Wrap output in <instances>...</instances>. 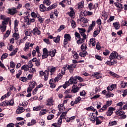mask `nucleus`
Instances as JSON below:
<instances>
[{"mask_svg": "<svg viewBox=\"0 0 127 127\" xmlns=\"http://www.w3.org/2000/svg\"><path fill=\"white\" fill-rule=\"evenodd\" d=\"M35 64L37 66V67H39V66H40V59H38L35 62Z\"/></svg>", "mask_w": 127, "mask_h": 127, "instance_id": "nucleus-47", "label": "nucleus"}, {"mask_svg": "<svg viewBox=\"0 0 127 127\" xmlns=\"http://www.w3.org/2000/svg\"><path fill=\"white\" fill-rule=\"evenodd\" d=\"M8 56V54H3L1 57V60H2L3 59H5L7 58V57Z\"/></svg>", "mask_w": 127, "mask_h": 127, "instance_id": "nucleus-44", "label": "nucleus"}, {"mask_svg": "<svg viewBox=\"0 0 127 127\" xmlns=\"http://www.w3.org/2000/svg\"><path fill=\"white\" fill-rule=\"evenodd\" d=\"M49 68H48V70H46L45 72H43V71H40V75L41 77H42L44 75V80L45 81H47L48 80V76L49 75Z\"/></svg>", "mask_w": 127, "mask_h": 127, "instance_id": "nucleus-2", "label": "nucleus"}, {"mask_svg": "<svg viewBox=\"0 0 127 127\" xmlns=\"http://www.w3.org/2000/svg\"><path fill=\"white\" fill-rule=\"evenodd\" d=\"M109 108V105L106 104L103 106V107L99 110V112H104V111H106V109Z\"/></svg>", "mask_w": 127, "mask_h": 127, "instance_id": "nucleus-26", "label": "nucleus"}, {"mask_svg": "<svg viewBox=\"0 0 127 127\" xmlns=\"http://www.w3.org/2000/svg\"><path fill=\"white\" fill-rule=\"evenodd\" d=\"M10 65L11 68H14V67H15V63H14L13 62H11L10 63Z\"/></svg>", "mask_w": 127, "mask_h": 127, "instance_id": "nucleus-58", "label": "nucleus"}, {"mask_svg": "<svg viewBox=\"0 0 127 127\" xmlns=\"http://www.w3.org/2000/svg\"><path fill=\"white\" fill-rule=\"evenodd\" d=\"M109 58L110 59H116V58H118V59H122V58L118 57V53H116L115 52H113L111 54Z\"/></svg>", "mask_w": 127, "mask_h": 127, "instance_id": "nucleus-4", "label": "nucleus"}, {"mask_svg": "<svg viewBox=\"0 0 127 127\" xmlns=\"http://www.w3.org/2000/svg\"><path fill=\"white\" fill-rule=\"evenodd\" d=\"M80 95L82 97H85L86 96V91L83 90L82 92H80Z\"/></svg>", "mask_w": 127, "mask_h": 127, "instance_id": "nucleus-56", "label": "nucleus"}, {"mask_svg": "<svg viewBox=\"0 0 127 127\" xmlns=\"http://www.w3.org/2000/svg\"><path fill=\"white\" fill-rule=\"evenodd\" d=\"M49 55V53H43L42 57L43 59H45V58H47V57H48Z\"/></svg>", "mask_w": 127, "mask_h": 127, "instance_id": "nucleus-43", "label": "nucleus"}, {"mask_svg": "<svg viewBox=\"0 0 127 127\" xmlns=\"http://www.w3.org/2000/svg\"><path fill=\"white\" fill-rule=\"evenodd\" d=\"M66 1L67 2V3L68 4H70L71 3V1L70 0H63L62 2H60V5H62V6L63 7H65V4H64V3L66 2Z\"/></svg>", "mask_w": 127, "mask_h": 127, "instance_id": "nucleus-10", "label": "nucleus"}, {"mask_svg": "<svg viewBox=\"0 0 127 127\" xmlns=\"http://www.w3.org/2000/svg\"><path fill=\"white\" fill-rule=\"evenodd\" d=\"M116 115H117L118 116H122V115H124V114H125V112H123V111H117L116 112Z\"/></svg>", "mask_w": 127, "mask_h": 127, "instance_id": "nucleus-48", "label": "nucleus"}, {"mask_svg": "<svg viewBox=\"0 0 127 127\" xmlns=\"http://www.w3.org/2000/svg\"><path fill=\"white\" fill-rule=\"evenodd\" d=\"M74 35L75 36V39L77 40V41H78V40H82V38H81V36L79 33L75 32Z\"/></svg>", "mask_w": 127, "mask_h": 127, "instance_id": "nucleus-15", "label": "nucleus"}, {"mask_svg": "<svg viewBox=\"0 0 127 127\" xmlns=\"http://www.w3.org/2000/svg\"><path fill=\"white\" fill-rule=\"evenodd\" d=\"M88 55V53L85 50L83 51L82 52H80L79 53V55L80 56H81V57H85V56H86V55Z\"/></svg>", "mask_w": 127, "mask_h": 127, "instance_id": "nucleus-21", "label": "nucleus"}, {"mask_svg": "<svg viewBox=\"0 0 127 127\" xmlns=\"http://www.w3.org/2000/svg\"><path fill=\"white\" fill-rule=\"evenodd\" d=\"M81 49L82 50V51H86V50L87 49V46L85 44H83L81 46Z\"/></svg>", "mask_w": 127, "mask_h": 127, "instance_id": "nucleus-38", "label": "nucleus"}, {"mask_svg": "<svg viewBox=\"0 0 127 127\" xmlns=\"http://www.w3.org/2000/svg\"><path fill=\"white\" fill-rule=\"evenodd\" d=\"M8 21H9V18H6V19L3 20L2 21V25L4 26V25H6L8 23Z\"/></svg>", "mask_w": 127, "mask_h": 127, "instance_id": "nucleus-16", "label": "nucleus"}, {"mask_svg": "<svg viewBox=\"0 0 127 127\" xmlns=\"http://www.w3.org/2000/svg\"><path fill=\"white\" fill-rule=\"evenodd\" d=\"M3 5V2L2 1L0 2V11H2L3 10V7L2 5Z\"/></svg>", "mask_w": 127, "mask_h": 127, "instance_id": "nucleus-52", "label": "nucleus"}, {"mask_svg": "<svg viewBox=\"0 0 127 127\" xmlns=\"http://www.w3.org/2000/svg\"><path fill=\"white\" fill-rule=\"evenodd\" d=\"M33 33L34 35H35V34L39 35V34L41 33V32L39 30H38L37 27H36L33 30Z\"/></svg>", "mask_w": 127, "mask_h": 127, "instance_id": "nucleus-13", "label": "nucleus"}, {"mask_svg": "<svg viewBox=\"0 0 127 127\" xmlns=\"http://www.w3.org/2000/svg\"><path fill=\"white\" fill-rule=\"evenodd\" d=\"M26 18H27V19L28 20L27 24H30L31 22H35V19L34 18L31 19V18H29L28 17H26Z\"/></svg>", "mask_w": 127, "mask_h": 127, "instance_id": "nucleus-18", "label": "nucleus"}, {"mask_svg": "<svg viewBox=\"0 0 127 127\" xmlns=\"http://www.w3.org/2000/svg\"><path fill=\"white\" fill-rule=\"evenodd\" d=\"M17 50H18V49L16 48L13 52H12L10 54L9 56H13V55H15V54L17 52Z\"/></svg>", "mask_w": 127, "mask_h": 127, "instance_id": "nucleus-35", "label": "nucleus"}, {"mask_svg": "<svg viewBox=\"0 0 127 127\" xmlns=\"http://www.w3.org/2000/svg\"><path fill=\"white\" fill-rule=\"evenodd\" d=\"M80 101H81V97H78L76 99H75V104H78Z\"/></svg>", "mask_w": 127, "mask_h": 127, "instance_id": "nucleus-63", "label": "nucleus"}, {"mask_svg": "<svg viewBox=\"0 0 127 127\" xmlns=\"http://www.w3.org/2000/svg\"><path fill=\"white\" fill-rule=\"evenodd\" d=\"M54 118V115H50L47 117V120L49 121L50 120H52Z\"/></svg>", "mask_w": 127, "mask_h": 127, "instance_id": "nucleus-54", "label": "nucleus"}, {"mask_svg": "<svg viewBox=\"0 0 127 127\" xmlns=\"http://www.w3.org/2000/svg\"><path fill=\"white\" fill-rule=\"evenodd\" d=\"M77 7L78 9L83 8L84 7V1H81L77 4Z\"/></svg>", "mask_w": 127, "mask_h": 127, "instance_id": "nucleus-22", "label": "nucleus"}, {"mask_svg": "<svg viewBox=\"0 0 127 127\" xmlns=\"http://www.w3.org/2000/svg\"><path fill=\"white\" fill-rule=\"evenodd\" d=\"M21 70H24L25 71H28V70H29V66H28V65H25L24 64V65H23L22 67H21Z\"/></svg>", "mask_w": 127, "mask_h": 127, "instance_id": "nucleus-19", "label": "nucleus"}, {"mask_svg": "<svg viewBox=\"0 0 127 127\" xmlns=\"http://www.w3.org/2000/svg\"><path fill=\"white\" fill-rule=\"evenodd\" d=\"M113 25H114L116 29L118 30L120 28V24H119V22H114L113 23Z\"/></svg>", "mask_w": 127, "mask_h": 127, "instance_id": "nucleus-30", "label": "nucleus"}, {"mask_svg": "<svg viewBox=\"0 0 127 127\" xmlns=\"http://www.w3.org/2000/svg\"><path fill=\"white\" fill-rule=\"evenodd\" d=\"M27 80V78L25 77H21V78H20V80L22 81V82H26Z\"/></svg>", "mask_w": 127, "mask_h": 127, "instance_id": "nucleus-57", "label": "nucleus"}, {"mask_svg": "<svg viewBox=\"0 0 127 127\" xmlns=\"http://www.w3.org/2000/svg\"><path fill=\"white\" fill-rule=\"evenodd\" d=\"M56 53V50L54 49L49 52V55L51 57H54L55 54Z\"/></svg>", "mask_w": 127, "mask_h": 127, "instance_id": "nucleus-11", "label": "nucleus"}, {"mask_svg": "<svg viewBox=\"0 0 127 127\" xmlns=\"http://www.w3.org/2000/svg\"><path fill=\"white\" fill-rule=\"evenodd\" d=\"M95 24H96V22L95 21H93L92 24H90V25L88 27V29L87 30V33H89L90 31H92V30H93V27L95 26Z\"/></svg>", "mask_w": 127, "mask_h": 127, "instance_id": "nucleus-8", "label": "nucleus"}, {"mask_svg": "<svg viewBox=\"0 0 127 127\" xmlns=\"http://www.w3.org/2000/svg\"><path fill=\"white\" fill-rule=\"evenodd\" d=\"M64 38L68 39L69 41L71 40V36L69 34H66L64 35Z\"/></svg>", "mask_w": 127, "mask_h": 127, "instance_id": "nucleus-42", "label": "nucleus"}, {"mask_svg": "<svg viewBox=\"0 0 127 127\" xmlns=\"http://www.w3.org/2000/svg\"><path fill=\"white\" fill-rule=\"evenodd\" d=\"M25 34L27 36H30V34H31V30L29 29H27L25 31Z\"/></svg>", "mask_w": 127, "mask_h": 127, "instance_id": "nucleus-32", "label": "nucleus"}, {"mask_svg": "<svg viewBox=\"0 0 127 127\" xmlns=\"http://www.w3.org/2000/svg\"><path fill=\"white\" fill-rule=\"evenodd\" d=\"M64 28H65V26L64 25L60 26V28L58 30V32H60V31L63 29H64Z\"/></svg>", "mask_w": 127, "mask_h": 127, "instance_id": "nucleus-50", "label": "nucleus"}, {"mask_svg": "<svg viewBox=\"0 0 127 127\" xmlns=\"http://www.w3.org/2000/svg\"><path fill=\"white\" fill-rule=\"evenodd\" d=\"M67 14H68L70 17H73L74 16V14H75V12H74V11H70L67 13Z\"/></svg>", "mask_w": 127, "mask_h": 127, "instance_id": "nucleus-46", "label": "nucleus"}, {"mask_svg": "<svg viewBox=\"0 0 127 127\" xmlns=\"http://www.w3.org/2000/svg\"><path fill=\"white\" fill-rule=\"evenodd\" d=\"M117 87V85L116 84H112L111 86H108L107 87L108 91H113V89Z\"/></svg>", "mask_w": 127, "mask_h": 127, "instance_id": "nucleus-17", "label": "nucleus"}, {"mask_svg": "<svg viewBox=\"0 0 127 127\" xmlns=\"http://www.w3.org/2000/svg\"><path fill=\"white\" fill-rule=\"evenodd\" d=\"M127 95V89L124 90L123 91V94H122V95L123 96V97H126Z\"/></svg>", "mask_w": 127, "mask_h": 127, "instance_id": "nucleus-64", "label": "nucleus"}, {"mask_svg": "<svg viewBox=\"0 0 127 127\" xmlns=\"http://www.w3.org/2000/svg\"><path fill=\"white\" fill-rule=\"evenodd\" d=\"M41 109V107L38 106L35 107L33 108V111H38V110H40Z\"/></svg>", "mask_w": 127, "mask_h": 127, "instance_id": "nucleus-61", "label": "nucleus"}, {"mask_svg": "<svg viewBox=\"0 0 127 127\" xmlns=\"http://www.w3.org/2000/svg\"><path fill=\"white\" fill-rule=\"evenodd\" d=\"M29 42L26 43L25 46V48H24V51H26L27 49H29Z\"/></svg>", "mask_w": 127, "mask_h": 127, "instance_id": "nucleus-45", "label": "nucleus"}, {"mask_svg": "<svg viewBox=\"0 0 127 127\" xmlns=\"http://www.w3.org/2000/svg\"><path fill=\"white\" fill-rule=\"evenodd\" d=\"M90 42L91 43L92 46H95V45H96V41H95L94 38L91 39L90 40Z\"/></svg>", "mask_w": 127, "mask_h": 127, "instance_id": "nucleus-41", "label": "nucleus"}, {"mask_svg": "<svg viewBox=\"0 0 127 127\" xmlns=\"http://www.w3.org/2000/svg\"><path fill=\"white\" fill-rule=\"evenodd\" d=\"M62 78V74L61 73H59L57 77H56L54 80L55 82H56V81H58V80H60Z\"/></svg>", "mask_w": 127, "mask_h": 127, "instance_id": "nucleus-31", "label": "nucleus"}, {"mask_svg": "<svg viewBox=\"0 0 127 127\" xmlns=\"http://www.w3.org/2000/svg\"><path fill=\"white\" fill-rule=\"evenodd\" d=\"M69 82H70V84H73V85H77L78 84V80L74 78V77L72 76L69 79Z\"/></svg>", "mask_w": 127, "mask_h": 127, "instance_id": "nucleus-7", "label": "nucleus"}, {"mask_svg": "<svg viewBox=\"0 0 127 127\" xmlns=\"http://www.w3.org/2000/svg\"><path fill=\"white\" fill-rule=\"evenodd\" d=\"M54 82V80L53 79H52L50 80V87L51 88H52L53 89H54V88H55V87H56V85L53 83V82Z\"/></svg>", "mask_w": 127, "mask_h": 127, "instance_id": "nucleus-20", "label": "nucleus"}, {"mask_svg": "<svg viewBox=\"0 0 127 127\" xmlns=\"http://www.w3.org/2000/svg\"><path fill=\"white\" fill-rule=\"evenodd\" d=\"M46 113H47V111L46 110V109H43L40 112L39 115L40 116H41V115L43 116V115H46Z\"/></svg>", "mask_w": 127, "mask_h": 127, "instance_id": "nucleus-33", "label": "nucleus"}, {"mask_svg": "<svg viewBox=\"0 0 127 127\" xmlns=\"http://www.w3.org/2000/svg\"><path fill=\"white\" fill-rule=\"evenodd\" d=\"M13 35V37L15 38V40H17L19 38V34L17 33H14Z\"/></svg>", "mask_w": 127, "mask_h": 127, "instance_id": "nucleus-34", "label": "nucleus"}, {"mask_svg": "<svg viewBox=\"0 0 127 127\" xmlns=\"http://www.w3.org/2000/svg\"><path fill=\"white\" fill-rule=\"evenodd\" d=\"M75 79L76 80H79L80 82H83V78L79 76H75Z\"/></svg>", "mask_w": 127, "mask_h": 127, "instance_id": "nucleus-49", "label": "nucleus"}, {"mask_svg": "<svg viewBox=\"0 0 127 127\" xmlns=\"http://www.w3.org/2000/svg\"><path fill=\"white\" fill-rule=\"evenodd\" d=\"M103 54L105 56H107V55H109V54H110V51H109L108 50H106L105 52H103Z\"/></svg>", "mask_w": 127, "mask_h": 127, "instance_id": "nucleus-60", "label": "nucleus"}, {"mask_svg": "<svg viewBox=\"0 0 127 127\" xmlns=\"http://www.w3.org/2000/svg\"><path fill=\"white\" fill-rule=\"evenodd\" d=\"M9 34H10V31L9 30H7L4 35L3 39H5V38H7L8 36H9Z\"/></svg>", "mask_w": 127, "mask_h": 127, "instance_id": "nucleus-36", "label": "nucleus"}, {"mask_svg": "<svg viewBox=\"0 0 127 127\" xmlns=\"http://www.w3.org/2000/svg\"><path fill=\"white\" fill-rule=\"evenodd\" d=\"M99 30L95 31L93 33L94 37H96V36H97V35H98V34H99Z\"/></svg>", "mask_w": 127, "mask_h": 127, "instance_id": "nucleus-59", "label": "nucleus"}, {"mask_svg": "<svg viewBox=\"0 0 127 127\" xmlns=\"http://www.w3.org/2000/svg\"><path fill=\"white\" fill-rule=\"evenodd\" d=\"M43 3L46 4V5H50V4H51V2L50 0H44Z\"/></svg>", "mask_w": 127, "mask_h": 127, "instance_id": "nucleus-39", "label": "nucleus"}, {"mask_svg": "<svg viewBox=\"0 0 127 127\" xmlns=\"http://www.w3.org/2000/svg\"><path fill=\"white\" fill-rule=\"evenodd\" d=\"M115 19V16H111L109 18V19L108 20L107 22H111V21H113Z\"/></svg>", "mask_w": 127, "mask_h": 127, "instance_id": "nucleus-51", "label": "nucleus"}, {"mask_svg": "<svg viewBox=\"0 0 127 127\" xmlns=\"http://www.w3.org/2000/svg\"><path fill=\"white\" fill-rule=\"evenodd\" d=\"M39 8L40 11H42L44 12V11H46L47 10V8H46V6L43 4H40L39 6Z\"/></svg>", "mask_w": 127, "mask_h": 127, "instance_id": "nucleus-9", "label": "nucleus"}, {"mask_svg": "<svg viewBox=\"0 0 127 127\" xmlns=\"http://www.w3.org/2000/svg\"><path fill=\"white\" fill-rule=\"evenodd\" d=\"M54 101L52 98H49L47 100V106H53Z\"/></svg>", "mask_w": 127, "mask_h": 127, "instance_id": "nucleus-12", "label": "nucleus"}, {"mask_svg": "<svg viewBox=\"0 0 127 127\" xmlns=\"http://www.w3.org/2000/svg\"><path fill=\"white\" fill-rule=\"evenodd\" d=\"M24 111V108L23 107H19L16 110V113L17 115H19V114H21V113H23Z\"/></svg>", "mask_w": 127, "mask_h": 127, "instance_id": "nucleus-14", "label": "nucleus"}, {"mask_svg": "<svg viewBox=\"0 0 127 127\" xmlns=\"http://www.w3.org/2000/svg\"><path fill=\"white\" fill-rule=\"evenodd\" d=\"M0 105L1 107H5V106H8V101H5L1 103Z\"/></svg>", "mask_w": 127, "mask_h": 127, "instance_id": "nucleus-27", "label": "nucleus"}, {"mask_svg": "<svg viewBox=\"0 0 127 127\" xmlns=\"http://www.w3.org/2000/svg\"><path fill=\"white\" fill-rule=\"evenodd\" d=\"M50 70H51V73H54L56 71V67L53 66L51 68H50Z\"/></svg>", "mask_w": 127, "mask_h": 127, "instance_id": "nucleus-53", "label": "nucleus"}, {"mask_svg": "<svg viewBox=\"0 0 127 127\" xmlns=\"http://www.w3.org/2000/svg\"><path fill=\"white\" fill-rule=\"evenodd\" d=\"M80 34L81 36H82V38H81V40H77L76 42L77 44H82V43H84V42H85V39H87L85 33L80 32Z\"/></svg>", "mask_w": 127, "mask_h": 127, "instance_id": "nucleus-3", "label": "nucleus"}, {"mask_svg": "<svg viewBox=\"0 0 127 127\" xmlns=\"http://www.w3.org/2000/svg\"><path fill=\"white\" fill-rule=\"evenodd\" d=\"M115 110H116V109L113 108V107H109L107 112V116L108 117H111V116L113 115V111H115Z\"/></svg>", "mask_w": 127, "mask_h": 127, "instance_id": "nucleus-6", "label": "nucleus"}, {"mask_svg": "<svg viewBox=\"0 0 127 127\" xmlns=\"http://www.w3.org/2000/svg\"><path fill=\"white\" fill-rule=\"evenodd\" d=\"M111 65H115V64H117V59H110Z\"/></svg>", "mask_w": 127, "mask_h": 127, "instance_id": "nucleus-25", "label": "nucleus"}, {"mask_svg": "<svg viewBox=\"0 0 127 127\" xmlns=\"http://www.w3.org/2000/svg\"><path fill=\"white\" fill-rule=\"evenodd\" d=\"M8 105H9L10 106H13V104L14 103L13 99L10 100V101H8Z\"/></svg>", "mask_w": 127, "mask_h": 127, "instance_id": "nucleus-62", "label": "nucleus"}, {"mask_svg": "<svg viewBox=\"0 0 127 127\" xmlns=\"http://www.w3.org/2000/svg\"><path fill=\"white\" fill-rule=\"evenodd\" d=\"M98 118V117H96V125H100L102 124V122H101V121H100V120ZM99 118H101V119H104V117L102 116L99 117Z\"/></svg>", "mask_w": 127, "mask_h": 127, "instance_id": "nucleus-29", "label": "nucleus"}, {"mask_svg": "<svg viewBox=\"0 0 127 127\" xmlns=\"http://www.w3.org/2000/svg\"><path fill=\"white\" fill-rule=\"evenodd\" d=\"M69 85H71V82H70V80H69L68 81H66L65 84L63 86L64 89H66L68 86Z\"/></svg>", "mask_w": 127, "mask_h": 127, "instance_id": "nucleus-24", "label": "nucleus"}, {"mask_svg": "<svg viewBox=\"0 0 127 127\" xmlns=\"http://www.w3.org/2000/svg\"><path fill=\"white\" fill-rule=\"evenodd\" d=\"M8 13L11 15H14L15 13H17V10H16V8L9 9Z\"/></svg>", "mask_w": 127, "mask_h": 127, "instance_id": "nucleus-5", "label": "nucleus"}, {"mask_svg": "<svg viewBox=\"0 0 127 127\" xmlns=\"http://www.w3.org/2000/svg\"><path fill=\"white\" fill-rule=\"evenodd\" d=\"M83 85H82V83H77V84H74L72 87L71 92L72 93H73V94H76L80 90V88L81 87H82Z\"/></svg>", "mask_w": 127, "mask_h": 127, "instance_id": "nucleus-1", "label": "nucleus"}, {"mask_svg": "<svg viewBox=\"0 0 127 127\" xmlns=\"http://www.w3.org/2000/svg\"><path fill=\"white\" fill-rule=\"evenodd\" d=\"M54 41L56 43H58L60 41V36H57V37L54 38Z\"/></svg>", "mask_w": 127, "mask_h": 127, "instance_id": "nucleus-28", "label": "nucleus"}, {"mask_svg": "<svg viewBox=\"0 0 127 127\" xmlns=\"http://www.w3.org/2000/svg\"><path fill=\"white\" fill-rule=\"evenodd\" d=\"M79 21H81V22H83L84 23H87L88 22V20L85 17H81L79 19Z\"/></svg>", "mask_w": 127, "mask_h": 127, "instance_id": "nucleus-23", "label": "nucleus"}, {"mask_svg": "<svg viewBox=\"0 0 127 127\" xmlns=\"http://www.w3.org/2000/svg\"><path fill=\"white\" fill-rule=\"evenodd\" d=\"M70 23H71V27H72V28H75V27H76V22H75L73 20H71Z\"/></svg>", "mask_w": 127, "mask_h": 127, "instance_id": "nucleus-37", "label": "nucleus"}, {"mask_svg": "<svg viewBox=\"0 0 127 127\" xmlns=\"http://www.w3.org/2000/svg\"><path fill=\"white\" fill-rule=\"evenodd\" d=\"M0 29L2 32H4L6 30V26H0Z\"/></svg>", "mask_w": 127, "mask_h": 127, "instance_id": "nucleus-40", "label": "nucleus"}, {"mask_svg": "<svg viewBox=\"0 0 127 127\" xmlns=\"http://www.w3.org/2000/svg\"><path fill=\"white\" fill-rule=\"evenodd\" d=\"M117 125V121H114L112 122H110L109 125V126H116Z\"/></svg>", "mask_w": 127, "mask_h": 127, "instance_id": "nucleus-55", "label": "nucleus"}]
</instances>
